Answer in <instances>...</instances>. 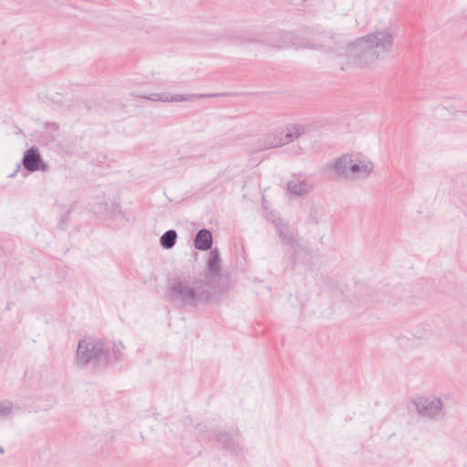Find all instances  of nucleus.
I'll list each match as a JSON object with an SVG mask.
<instances>
[{
  "instance_id": "14",
  "label": "nucleus",
  "mask_w": 467,
  "mask_h": 467,
  "mask_svg": "<svg viewBox=\"0 0 467 467\" xmlns=\"http://www.w3.org/2000/svg\"><path fill=\"white\" fill-rule=\"evenodd\" d=\"M281 236H283V239L285 241V243L289 245H292L294 244V238L291 236V237H287L283 235V234H281Z\"/></svg>"
},
{
  "instance_id": "2",
  "label": "nucleus",
  "mask_w": 467,
  "mask_h": 467,
  "mask_svg": "<svg viewBox=\"0 0 467 467\" xmlns=\"http://www.w3.org/2000/svg\"><path fill=\"white\" fill-rule=\"evenodd\" d=\"M394 41V33L390 28L376 30L359 38L355 45L358 52L356 62L359 67H370L379 59V53L389 51Z\"/></svg>"
},
{
  "instance_id": "9",
  "label": "nucleus",
  "mask_w": 467,
  "mask_h": 467,
  "mask_svg": "<svg viewBox=\"0 0 467 467\" xmlns=\"http://www.w3.org/2000/svg\"><path fill=\"white\" fill-rule=\"evenodd\" d=\"M195 95L184 96L181 94L171 95L168 93L159 94L153 93L150 94L147 99L152 101H163V102H181V101H188L192 100L196 98Z\"/></svg>"
},
{
  "instance_id": "12",
  "label": "nucleus",
  "mask_w": 467,
  "mask_h": 467,
  "mask_svg": "<svg viewBox=\"0 0 467 467\" xmlns=\"http://www.w3.org/2000/svg\"><path fill=\"white\" fill-rule=\"evenodd\" d=\"M219 262H220V256H219L218 251L213 250L210 253V257H209V261H208V268L211 273L217 274L219 272V269H220Z\"/></svg>"
},
{
  "instance_id": "4",
  "label": "nucleus",
  "mask_w": 467,
  "mask_h": 467,
  "mask_svg": "<svg viewBox=\"0 0 467 467\" xmlns=\"http://www.w3.org/2000/svg\"><path fill=\"white\" fill-rule=\"evenodd\" d=\"M202 284L195 282L190 284L188 282L178 281L171 285V290L176 296L177 299L184 304L196 305L202 299L201 290Z\"/></svg>"
},
{
  "instance_id": "3",
  "label": "nucleus",
  "mask_w": 467,
  "mask_h": 467,
  "mask_svg": "<svg viewBox=\"0 0 467 467\" xmlns=\"http://www.w3.org/2000/svg\"><path fill=\"white\" fill-rule=\"evenodd\" d=\"M305 130L306 129L303 124H290L282 130L267 134L265 136V148H277L288 144L298 139L304 134Z\"/></svg>"
},
{
  "instance_id": "1",
  "label": "nucleus",
  "mask_w": 467,
  "mask_h": 467,
  "mask_svg": "<svg viewBox=\"0 0 467 467\" xmlns=\"http://www.w3.org/2000/svg\"><path fill=\"white\" fill-rule=\"evenodd\" d=\"M334 176L343 181L368 179L374 171V162L360 152H348L334 159L329 164Z\"/></svg>"
},
{
  "instance_id": "11",
  "label": "nucleus",
  "mask_w": 467,
  "mask_h": 467,
  "mask_svg": "<svg viewBox=\"0 0 467 467\" xmlns=\"http://www.w3.org/2000/svg\"><path fill=\"white\" fill-rule=\"evenodd\" d=\"M177 239V233L174 230H169L165 232L161 237V244L166 248L170 249L174 246Z\"/></svg>"
},
{
  "instance_id": "13",
  "label": "nucleus",
  "mask_w": 467,
  "mask_h": 467,
  "mask_svg": "<svg viewBox=\"0 0 467 467\" xmlns=\"http://www.w3.org/2000/svg\"><path fill=\"white\" fill-rule=\"evenodd\" d=\"M13 410V405L9 401L0 402V417L8 415Z\"/></svg>"
},
{
  "instance_id": "8",
  "label": "nucleus",
  "mask_w": 467,
  "mask_h": 467,
  "mask_svg": "<svg viewBox=\"0 0 467 467\" xmlns=\"http://www.w3.org/2000/svg\"><path fill=\"white\" fill-rule=\"evenodd\" d=\"M287 189L290 193L302 196L312 190V185L306 178L296 176L288 181Z\"/></svg>"
},
{
  "instance_id": "5",
  "label": "nucleus",
  "mask_w": 467,
  "mask_h": 467,
  "mask_svg": "<svg viewBox=\"0 0 467 467\" xmlns=\"http://www.w3.org/2000/svg\"><path fill=\"white\" fill-rule=\"evenodd\" d=\"M103 353V344L100 341L82 339L78 342L77 361L84 366L93 359L99 358Z\"/></svg>"
},
{
  "instance_id": "6",
  "label": "nucleus",
  "mask_w": 467,
  "mask_h": 467,
  "mask_svg": "<svg viewBox=\"0 0 467 467\" xmlns=\"http://www.w3.org/2000/svg\"><path fill=\"white\" fill-rule=\"evenodd\" d=\"M415 407L422 416L434 418L441 410V400L434 397H420L414 401Z\"/></svg>"
},
{
  "instance_id": "7",
  "label": "nucleus",
  "mask_w": 467,
  "mask_h": 467,
  "mask_svg": "<svg viewBox=\"0 0 467 467\" xmlns=\"http://www.w3.org/2000/svg\"><path fill=\"white\" fill-rule=\"evenodd\" d=\"M24 167L30 171H46L47 165L41 161L38 150L33 147L25 152L23 158Z\"/></svg>"
},
{
  "instance_id": "10",
  "label": "nucleus",
  "mask_w": 467,
  "mask_h": 467,
  "mask_svg": "<svg viewBox=\"0 0 467 467\" xmlns=\"http://www.w3.org/2000/svg\"><path fill=\"white\" fill-rule=\"evenodd\" d=\"M213 236L209 230L202 229L194 239V246L198 250L206 251L211 248Z\"/></svg>"
},
{
  "instance_id": "15",
  "label": "nucleus",
  "mask_w": 467,
  "mask_h": 467,
  "mask_svg": "<svg viewBox=\"0 0 467 467\" xmlns=\"http://www.w3.org/2000/svg\"><path fill=\"white\" fill-rule=\"evenodd\" d=\"M4 451V449L0 447V452L2 453Z\"/></svg>"
}]
</instances>
